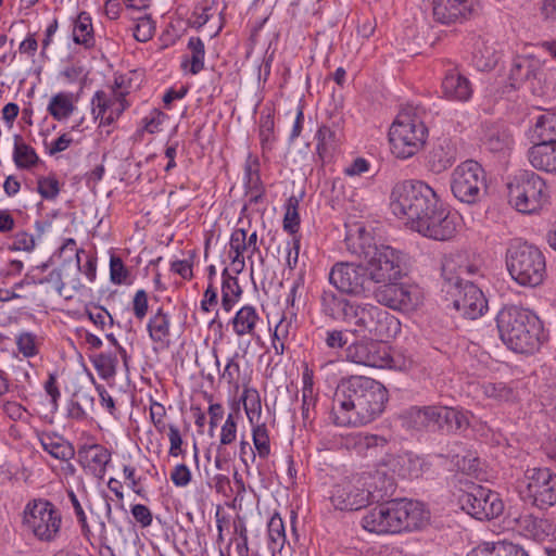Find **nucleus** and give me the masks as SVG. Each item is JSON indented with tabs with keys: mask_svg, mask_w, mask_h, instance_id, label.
<instances>
[{
	"mask_svg": "<svg viewBox=\"0 0 556 556\" xmlns=\"http://www.w3.org/2000/svg\"><path fill=\"white\" fill-rule=\"evenodd\" d=\"M23 523L38 541L51 543L61 535L62 514L52 502L35 498L24 508Z\"/></svg>",
	"mask_w": 556,
	"mask_h": 556,
	"instance_id": "9d476101",
	"label": "nucleus"
},
{
	"mask_svg": "<svg viewBox=\"0 0 556 556\" xmlns=\"http://www.w3.org/2000/svg\"><path fill=\"white\" fill-rule=\"evenodd\" d=\"M498 62V54L492 46L482 42L473 52V63L480 71L492 70Z\"/></svg>",
	"mask_w": 556,
	"mask_h": 556,
	"instance_id": "c03bdc74",
	"label": "nucleus"
},
{
	"mask_svg": "<svg viewBox=\"0 0 556 556\" xmlns=\"http://www.w3.org/2000/svg\"><path fill=\"white\" fill-rule=\"evenodd\" d=\"M506 265L511 278L523 287L541 285L546 275L544 254L528 243L510 247L506 253Z\"/></svg>",
	"mask_w": 556,
	"mask_h": 556,
	"instance_id": "0eeeda50",
	"label": "nucleus"
},
{
	"mask_svg": "<svg viewBox=\"0 0 556 556\" xmlns=\"http://www.w3.org/2000/svg\"><path fill=\"white\" fill-rule=\"evenodd\" d=\"M429 521V511L419 502L393 500L370 508L362 518V527L371 533L389 534L413 531Z\"/></svg>",
	"mask_w": 556,
	"mask_h": 556,
	"instance_id": "20e7f679",
	"label": "nucleus"
},
{
	"mask_svg": "<svg viewBox=\"0 0 556 556\" xmlns=\"http://www.w3.org/2000/svg\"><path fill=\"white\" fill-rule=\"evenodd\" d=\"M269 547L273 551L282 549L286 542L285 523L278 514H275L268 521Z\"/></svg>",
	"mask_w": 556,
	"mask_h": 556,
	"instance_id": "a18cd8bd",
	"label": "nucleus"
},
{
	"mask_svg": "<svg viewBox=\"0 0 556 556\" xmlns=\"http://www.w3.org/2000/svg\"><path fill=\"white\" fill-rule=\"evenodd\" d=\"M244 180L247 194L251 203H257L262 200L264 191L260 177V161L257 155L249 153L244 164Z\"/></svg>",
	"mask_w": 556,
	"mask_h": 556,
	"instance_id": "2f4dec72",
	"label": "nucleus"
},
{
	"mask_svg": "<svg viewBox=\"0 0 556 556\" xmlns=\"http://www.w3.org/2000/svg\"><path fill=\"white\" fill-rule=\"evenodd\" d=\"M533 135L541 142L556 144V114L546 112L538 117Z\"/></svg>",
	"mask_w": 556,
	"mask_h": 556,
	"instance_id": "79ce46f5",
	"label": "nucleus"
},
{
	"mask_svg": "<svg viewBox=\"0 0 556 556\" xmlns=\"http://www.w3.org/2000/svg\"><path fill=\"white\" fill-rule=\"evenodd\" d=\"M496 326L501 340L517 353L532 354L542 344L543 327L529 309L515 305L505 306L496 316Z\"/></svg>",
	"mask_w": 556,
	"mask_h": 556,
	"instance_id": "39448f33",
	"label": "nucleus"
},
{
	"mask_svg": "<svg viewBox=\"0 0 556 556\" xmlns=\"http://www.w3.org/2000/svg\"><path fill=\"white\" fill-rule=\"evenodd\" d=\"M452 270V263L443 264L442 273L450 286L454 287V292L447 291L453 295V307L460 316L468 319L481 317L488 309V301L483 292L472 282L464 281L460 277L464 274L472 273L470 266H459L458 275L448 277L447 271Z\"/></svg>",
	"mask_w": 556,
	"mask_h": 556,
	"instance_id": "1a4fd4ad",
	"label": "nucleus"
},
{
	"mask_svg": "<svg viewBox=\"0 0 556 556\" xmlns=\"http://www.w3.org/2000/svg\"><path fill=\"white\" fill-rule=\"evenodd\" d=\"M36 248V240L31 233L18 231L14 235L13 241L9 244V251H23L30 253Z\"/></svg>",
	"mask_w": 556,
	"mask_h": 556,
	"instance_id": "4d7b16f0",
	"label": "nucleus"
},
{
	"mask_svg": "<svg viewBox=\"0 0 556 556\" xmlns=\"http://www.w3.org/2000/svg\"><path fill=\"white\" fill-rule=\"evenodd\" d=\"M128 106H129V103L127 102V100L125 98V92H123V93L119 92V93H117V96L113 94L111 111L108 113V115L105 117H103V119H105V123L108 125H111L121 116V114Z\"/></svg>",
	"mask_w": 556,
	"mask_h": 556,
	"instance_id": "0e129e2a",
	"label": "nucleus"
},
{
	"mask_svg": "<svg viewBox=\"0 0 556 556\" xmlns=\"http://www.w3.org/2000/svg\"><path fill=\"white\" fill-rule=\"evenodd\" d=\"M192 479V473L187 465L179 464L176 465L170 472V480L174 483V485L178 488H185L187 486Z\"/></svg>",
	"mask_w": 556,
	"mask_h": 556,
	"instance_id": "338daca9",
	"label": "nucleus"
},
{
	"mask_svg": "<svg viewBox=\"0 0 556 556\" xmlns=\"http://www.w3.org/2000/svg\"><path fill=\"white\" fill-rule=\"evenodd\" d=\"M38 192L46 200H53L60 192L59 181L54 177H42L38 179Z\"/></svg>",
	"mask_w": 556,
	"mask_h": 556,
	"instance_id": "052dcab7",
	"label": "nucleus"
},
{
	"mask_svg": "<svg viewBox=\"0 0 556 556\" xmlns=\"http://www.w3.org/2000/svg\"><path fill=\"white\" fill-rule=\"evenodd\" d=\"M67 496L74 509L77 521L80 525L83 534L88 535L90 533V528L87 522V516L85 514L80 501L78 500L77 495L73 490H67Z\"/></svg>",
	"mask_w": 556,
	"mask_h": 556,
	"instance_id": "e2e57ef3",
	"label": "nucleus"
},
{
	"mask_svg": "<svg viewBox=\"0 0 556 556\" xmlns=\"http://www.w3.org/2000/svg\"><path fill=\"white\" fill-rule=\"evenodd\" d=\"M112 100L113 98H109L106 93L102 90H98L93 94L91 99V111L94 119L100 118L99 126L108 125L103 117H105L108 113L111 111Z\"/></svg>",
	"mask_w": 556,
	"mask_h": 556,
	"instance_id": "de8ad7c7",
	"label": "nucleus"
},
{
	"mask_svg": "<svg viewBox=\"0 0 556 556\" xmlns=\"http://www.w3.org/2000/svg\"><path fill=\"white\" fill-rule=\"evenodd\" d=\"M381 341L380 339L367 338L352 343L345 351L346 359L368 367H390L392 358Z\"/></svg>",
	"mask_w": 556,
	"mask_h": 556,
	"instance_id": "6ab92c4d",
	"label": "nucleus"
},
{
	"mask_svg": "<svg viewBox=\"0 0 556 556\" xmlns=\"http://www.w3.org/2000/svg\"><path fill=\"white\" fill-rule=\"evenodd\" d=\"M388 400V390L381 382L351 376L338 386L332 420L340 427L367 425L383 413Z\"/></svg>",
	"mask_w": 556,
	"mask_h": 556,
	"instance_id": "7ed1b4c3",
	"label": "nucleus"
},
{
	"mask_svg": "<svg viewBox=\"0 0 556 556\" xmlns=\"http://www.w3.org/2000/svg\"><path fill=\"white\" fill-rule=\"evenodd\" d=\"M388 466L402 478H418L422 473L424 462L409 453L392 456Z\"/></svg>",
	"mask_w": 556,
	"mask_h": 556,
	"instance_id": "473e14b6",
	"label": "nucleus"
},
{
	"mask_svg": "<svg viewBox=\"0 0 556 556\" xmlns=\"http://www.w3.org/2000/svg\"><path fill=\"white\" fill-rule=\"evenodd\" d=\"M323 313L336 320L348 324L356 301L348 299L332 290H324L320 296Z\"/></svg>",
	"mask_w": 556,
	"mask_h": 556,
	"instance_id": "a878e982",
	"label": "nucleus"
},
{
	"mask_svg": "<svg viewBox=\"0 0 556 556\" xmlns=\"http://www.w3.org/2000/svg\"><path fill=\"white\" fill-rule=\"evenodd\" d=\"M136 25L134 27V37L139 42L149 41L155 33V23L151 15L143 14L138 17H134Z\"/></svg>",
	"mask_w": 556,
	"mask_h": 556,
	"instance_id": "3c124183",
	"label": "nucleus"
},
{
	"mask_svg": "<svg viewBox=\"0 0 556 556\" xmlns=\"http://www.w3.org/2000/svg\"><path fill=\"white\" fill-rule=\"evenodd\" d=\"M16 345L25 357H33L38 353L36 336L31 332H22L16 337Z\"/></svg>",
	"mask_w": 556,
	"mask_h": 556,
	"instance_id": "bf43d9fd",
	"label": "nucleus"
},
{
	"mask_svg": "<svg viewBox=\"0 0 556 556\" xmlns=\"http://www.w3.org/2000/svg\"><path fill=\"white\" fill-rule=\"evenodd\" d=\"M13 161L17 168L28 169L36 166L39 162V156L35 149L24 142L23 137L18 134L13 136Z\"/></svg>",
	"mask_w": 556,
	"mask_h": 556,
	"instance_id": "4c0bfd02",
	"label": "nucleus"
},
{
	"mask_svg": "<svg viewBox=\"0 0 556 556\" xmlns=\"http://www.w3.org/2000/svg\"><path fill=\"white\" fill-rule=\"evenodd\" d=\"M110 277L114 285L129 283L130 273L118 256L112 255L110 258Z\"/></svg>",
	"mask_w": 556,
	"mask_h": 556,
	"instance_id": "6e6d98bb",
	"label": "nucleus"
},
{
	"mask_svg": "<svg viewBox=\"0 0 556 556\" xmlns=\"http://www.w3.org/2000/svg\"><path fill=\"white\" fill-rule=\"evenodd\" d=\"M147 329L152 342L161 346H168L170 343V316L162 307L149 318Z\"/></svg>",
	"mask_w": 556,
	"mask_h": 556,
	"instance_id": "7c9ffc66",
	"label": "nucleus"
},
{
	"mask_svg": "<svg viewBox=\"0 0 556 556\" xmlns=\"http://www.w3.org/2000/svg\"><path fill=\"white\" fill-rule=\"evenodd\" d=\"M242 294V289L236 277L228 274V269L223 271L222 285V307L228 313L232 309Z\"/></svg>",
	"mask_w": 556,
	"mask_h": 556,
	"instance_id": "a19ab883",
	"label": "nucleus"
},
{
	"mask_svg": "<svg viewBox=\"0 0 556 556\" xmlns=\"http://www.w3.org/2000/svg\"><path fill=\"white\" fill-rule=\"evenodd\" d=\"M555 144L541 142L533 144L528 150L530 164L540 170L556 173Z\"/></svg>",
	"mask_w": 556,
	"mask_h": 556,
	"instance_id": "c85d7f7f",
	"label": "nucleus"
},
{
	"mask_svg": "<svg viewBox=\"0 0 556 556\" xmlns=\"http://www.w3.org/2000/svg\"><path fill=\"white\" fill-rule=\"evenodd\" d=\"M352 441L358 452H368L378 447L383 448L387 445V440L377 434L356 433L352 437Z\"/></svg>",
	"mask_w": 556,
	"mask_h": 556,
	"instance_id": "603ef678",
	"label": "nucleus"
},
{
	"mask_svg": "<svg viewBox=\"0 0 556 556\" xmlns=\"http://www.w3.org/2000/svg\"><path fill=\"white\" fill-rule=\"evenodd\" d=\"M238 354L233 357H230L224 368L222 374V378L227 381L228 384L235 386L238 388L239 378L241 374L240 365L237 361Z\"/></svg>",
	"mask_w": 556,
	"mask_h": 556,
	"instance_id": "69168bd1",
	"label": "nucleus"
},
{
	"mask_svg": "<svg viewBox=\"0 0 556 556\" xmlns=\"http://www.w3.org/2000/svg\"><path fill=\"white\" fill-rule=\"evenodd\" d=\"M300 226L299 200L292 195L286 204V213L283 217V229L291 235L298 232Z\"/></svg>",
	"mask_w": 556,
	"mask_h": 556,
	"instance_id": "8fccbe9b",
	"label": "nucleus"
},
{
	"mask_svg": "<svg viewBox=\"0 0 556 556\" xmlns=\"http://www.w3.org/2000/svg\"><path fill=\"white\" fill-rule=\"evenodd\" d=\"M315 405L316 399L314 396V390L308 386L302 390V419L305 425L311 424L315 418Z\"/></svg>",
	"mask_w": 556,
	"mask_h": 556,
	"instance_id": "13d9d810",
	"label": "nucleus"
},
{
	"mask_svg": "<svg viewBox=\"0 0 556 556\" xmlns=\"http://www.w3.org/2000/svg\"><path fill=\"white\" fill-rule=\"evenodd\" d=\"M508 203L522 214L539 212L546 202L545 181L535 173L525 172L507 184Z\"/></svg>",
	"mask_w": 556,
	"mask_h": 556,
	"instance_id": "9b49d317",
	"label": "nucleus"
},
{
	"mask_svg": "<svg viewBox=\"0 0 556 556\" xmlns=\"http://www.w3.org/2000/svg\"><path fill=\"white\" fill-rule=\"evenodd\" d=\"M187 49L188 55L181 60V68L188 70L190 74L197 75L204 68L205 46L199 37H190Z\"/></svg>",
	"mask_w": 556,
	"mask_h": 556,
	"instance_id": "72a5a7b5",
	"label": "nucleus"
},
{
	"mask_svg": "<svg viewBox=\"0 0 556 556\" xmlns=\"http://www.w3.org/2000/svg\"><path fill=\"white\" fill-rule=\"evenodd\" d=\"M455 162V151L450 142L443 141L435 146L428 157L429 169L435 174H440L450 168Z\"/></svg>",
	"mask_w": 556,
	"mask_h": 556,
	"instance_id": "c9c22d12",
	"label": "nucleus"
},
{
	"mask_svg": "<svg viewBox=\"0 0 556 556\" xmlns=\"http://www.w3.org/2000/svg\"><path fill=\"white\" fill-rule=\"evenodd\" d=\"M519 531L536 542H551L556 533V527L546 518H540L532 514L521 515L516 519Z\"/></svg>",
	"mask_w": 556,
	"mask_h": 556,
	"instance_id": "b1692460",
	"label": "nucleus"
},
{
	"mask_svg": "<svg viewBox=\"0 0 556 556\" xmlns=\"http://www.w3.org/2000/svg\"><path fill=\"white\" fill-rule=\"evenodd\" d=\"M504 542L485 543L471 549L467 556H502Z\"/></svg>",
	"mask_w": 556,
	"mask_h": 556,
	"instance_id": "774afa93",
	"label": "nucleus"
},
{
	"mask_svg": "<svg viewBox=\"0 0 556 556\" xmlns=\"http://www.w3.org/2000/svg\"><path fill=\"white\" fill-rule=\"evenodd\" d=\"M73 40L75 43L91 49L96 45L91 17L87 12H80L73 22Z\"/></svg>",
	"mask_w": 556,
	"mask_h": 556,
	"instance_id": "e433bc0d",
	"label": "nucleus"
},
{
	"mask_svg": "<svg viewBox=\"0 0 556 556\" xmlns=\"http://www.w3.org/2000/svg\"><path fill=\"white\" fill-rule=\"evenodd\" d=\"M441 406H412L402 415V422L406 429L426 430L429 428L440 429Z\"/></svg>",
	"mask_w": 556,
	"mask_h": 556,
	"instance_id": "5701e85b",
	"label": "nucleus"
},
{
	"mask_svg": "<svg viewBox=\"0 0 556 556\" xmlns=\"http://www.w3.org/2000/svg\"><path fill=\"white\" fill-rule=\"evenodd\" d=\"M372 237L365 227L356 225L354 228L349 229L345 243L353 254H356L365 260L374 253V248H378L372 244Z\"/></svg>",
	"mask_w": 556,
	"mask_h": 556,
	"instance_id": "c756f323",
	"label": "nucleus"
},
{
	"mask_svg": "<svg viewBox=\"0 0 556 556\" xmlns=\"http://www.w3.org/2000/svg\"><path fill=\"white\" fill-rule=\"evenodd\" d=\"M275 122L270 115L262 118L260 126V140L263 150L270 149L275 140L274 137Z\"/></svg>",
	"mask_w": 556,
	"mask_h": 556,
	"instance_id": "680f3d73",
	"label": "nucleus"
},
{
	"mask_svg": "<svg viewBox=\"0 0 556 556\" xmlns=\"http://www.w3.org/2000/svg\"><path fill=\"white\" fill-rule=\"evenodd\" d=\"M329 282L339 292L362 296L370 291L371 279L367 268L352 262H338L329 271Z\"/></svg>",
	"mask_w": 556,
	"mask_h": 556,
	"instance_id": "2eb2a0df",
	"label": "nucleus"
},
{
	"mask_svg": "<svg viewBox=\"0 0 556 556\" xmlns=\"http://www.w3.org/2000/svg\"><path fill=\"white\" fill-rule=\"evenodd\" d=\"M261 323L262 318L257 309L250 304L243 305L230 320L232 330L238 337H255Z\"/></svg>",
	"mask_w": 556,
	"mask_h": 556,
	"instance_id": "bb28decb",
	"label": "nucleus"
},
{
	"mask_svg": "<svg viewBox=\"0 0 556 556\" xmlns=\"http://www.w3.org/2000/svg\"><path fill=\"white\" fill-rule=\"evenodd\" d=\"M390 207L410 229L434 240H448L456 233V216L451 215L435 191L421 180L397 182Z\"/></svg>",
	"mask_w": 556,
	"mask_h": 556,
	"instance_id": "f03ea898",
	"label": "nucleus"
},
{
	"mask_svg": "<svg viewBox=\"0 0 556 556\" xmlns=\"http://www.w3.org/2000/svg\"><path fill=\"white\" fill-rule=\"evenodd\" d=\"M450 182L453 195L466 204L479 202L486 190L485 172L473 160H467L457 165L451 174Z\"/></svg>",
	"mask_w": 556,
	"mask_h": 556,
	"instance_id": "f8f14e48",
	"label": "nucleus"
},
{
	"mask_svg": "<svg viewBox=\"0 0 556 556\" xmlns=\"http://www.w3.org/2000/svg\"><path fill=\"white\" fill-rule=\"evenodd\" d=\"M374 490H370L351 481L338 483L333 486L331 503L340 510H358L370 503L384 501L395 490L393 480L380 472L374 476Z\"/></svg>",
	"mask_w": 556,
	"mask_h": 556,
	"instance_id": "423d86ee",
	"label": "nucleus"
},
{
	"mask_svg": "<svg viewBox=\"0 0 556 556\" xmlns=\"http://www.w3.org/2000/svg\"><path fill=\"white\" fill-rule=\"evenodd\" d=\"M481 389L486 397L498 402H507L514 397L513 390L504 382H484Z\"/></svg>",
	"mask_w": 556,
	"mask_h": 556,
	"instance_id": "5fc2aeb1",
	"label": "nucleus"
},
{
	"mask_svg": "<svg viewBox=\"0 0 556 556\" xmlns=\"http://www.w3.org/2000/svg\"><path fill=\"white\" fill-rule=\"evenodd\" d=\"M390 207L410 229L434 240H448L456 233V216L451 215L435 191L421 180L397 182Z\"/></svg>",
	"mask_w": 556,
	"mask_h": 556,
	"instance_id": "f257e3e1",
	"label": "nucleus"
},
{
	"mask_svg": "<svg viewBox=\"0 0 556 556\" xmlns=\"http://www.w3.org/2000/svg\"><path fill=\"white\" fill-rule=\"evenodd\" d=\"M428 129L410 110L402 111L390 127L391 151L397 159H408L425 146Z\"/></svg>",
	"mask_w": 556,
	"mask_h": 556,
	"instance_id": "6e6552de",
	"label": "nucleus"
},
{
	"mask_svg": "<svg viewBox=\"0 0 556 556\" xmlns=\"http://www.w3.org/2000/svg\"><path fill=\"white\" fill-rule=\"evenodd\" d=\"M443 98L448 101L466 102L472 96V86L470 80L458 70H448L441 84Z\"/></svg>",
	"mask_w": 556,
	"mask_h": 556,
	"instance_id": "393cba45",
	"label": "nucleus"
},
{
	"mask_svg": "<svg viewBox=\"0 0 556 556\" xmlns=\"http://www.w3.org/2000/svg\"><path fill=\"white\" fill-rule=\"evenodd\" d=\"M75 110L73 94L59 92L51 97L47 111L55 121L67 119Z\"/></svg>",
	"mask_w": 556,
	"mask_h": 556,
	"instance_id": "ea45409f",
	"label": "nucleus"
},
{
	"mask_svg": "<svg viewBox=\"0 0 556 556\" xmlns=\"http://www.w3.org/2000/svg\"><path fill=\"white\" fill-rule=\"evenodd\" d=\"M460 507L478 520L497 518L504 511L500 494L480 484H472L458 498Z\"/></svg>",
	"mask_w": 556,
	"mask_h": 556,
	"instance_id": "4468645a",
	"label": "nucleus"
},
{
	"mask_svg": "<svg viewBox=\"0 0 556 556\" xmlns=\"http://www.w3.org/2000/svg\"><path fill=\"white\" fill-rule=\"evenodd\" d=\"M376 301L392 309L414 311L422 304L424 294L417 285L386 282L374 291Z\"/></svg>",
	"mask_w": 556,
	"mask_h": 556,
	"instance_id": "f3484780",
	"label": "nucleus"
},
{
	"mask_svg": "<svg viewBox=\"0 0 556 556\" xmlns=\"http://www.w3.org/2000/svg\"><path fill=\"white\" fill-rule=\"evenodd\" d=\"M362 315L356 329H352L354 334L384 340L391 337L392 326L395 330L397 329V320L372 303L367 304V308Z\"/></svg>",
	"mask_w": 556,
	"mask_h": 556,
	"instance_id": "aec40b11",
	"label": "nucleus"
},
{
	"mask_svg": "<svg viewBox=\"0 0 556 556\" xmlns=\"http://www.w3.org/2000/svg\"><path fill=\"white\" fill-rule=\"evenodd\" d=\"M544 61L536 55H517L513 59L508 81L510 87L518 89L526 86L533 94L542 93Z\"/></svg>",
	"mask_w": 556,
	"mask_h": 556,
	"instance_id": "a211bd4d",
	"label": "nucleus"
},
{
	"mask_svg": "<svg viewBox=\"0 0 556 556\" xmlns=\"http://www.w3.org/2000/svg\"><path fill=\"white\" fill-rule=\"evenodd\" d=\"M440 412V430H444L450 433H457L468 429L470 425L468 412L446 406H441Z\"/></svg>",
	"mask_w": 556,
	"mask_h": 556,
	"instance_id": "f704fd0d",
	"label": "nucleus"
},
{
	"mask_svg": "<svg viewBox=\"0 0 556 556\" xmlns=\"http://www.w3.org/2000/svg\"><path fill=\"white\" fill-rule=\"evenodd\" d=\"M519 493L523 501L547 509L556 504V473L548 468H529L519 481Z\"/></svg>",
	"mask_w": 556,
	"mask_h": 556,
	"instance_id": "ddd939ff",
	"label": "nucleus"
},
{
	"mask_svg": "<svg viewBox=\"0 0 556 556\" xmlns=\"http://www.w3.org/2000/svg\"><path fill=\"white\" fill-rule=\"evenodd\" d=\"M78 462L88 473L102 479L111 462V452L101 444H84L78 448Z\"/></svg>",
	"mask_w": 556,
	"mask_h": 556,
	"instance_id": "4be33fe9",
	"label": "nucleus"
},
{
	"mask_svg": "<svg viewBox=\"0 0 556 556\" xmlns=\"http://www.w3.org/2000/svg\"><path fill=\"white\" fill-rule=\"evenodd\" d=\"M252 439L258 457L266 459L270 454V441L265 424L253 427Z\"/></svg>",
	"mask_w": 556,
	"mask_h": 556,
	"instance_id": "864d4df0",
	"label": "nucleus"
},
{
	"mask_svg": "<svg viewBox=\"0 0 556 556\" xmlns=\"http://www.w3.org/2000/svg\"><path fill=\"white\" fill-rule=\"evenodd\" d=\"M248 247L247 231L242 228H237L231 232L229 240V257L231 261L239 262L242 256H245Z\"/></svg>",
	"mask_w": 556,
	"mask_h": 556,
	"instance_id": "09e8293b",
	"label": "nucleus"
},
{
	"mask_svg": "<svg viewBox=\"0 0 556 556\" xmlns=\"http://www.w3.org/2000/svg\"><path fill=\"white\" fill-rule=\"evenodd\" d=\"M99 376L103 379L113 378L116 374L117 358L112 354L100 353L91 359Z\"/></svg>",
	"mask_w": 556,
	"mask_h": 556,
	"instance_id": "49530a36",
	"label": "nucleus"
},
{
	"mask_svg": "<svg viewBox=\"0 0 556 556\" xmlns=\"http://www.w3.org/2000/svg\"><path fill=\"white\" fill-rule=\"evenodd\" d=\"M39 442L42 450L55 459L68 462L75 456L73 444L56 433H42Z\"/></svg>",
	"mask_w": 556,
	"mask_h": 556,
	"instance_id": "cd10ccee",
	"label": "nucleus"
},
{
	"mask_svg": "<svg viewBox=\"0 0 556 556\" xmlns=\"http://www.w3.org/2000/svg\"><path fill=\"white\" fill-rule=\"evenodd\" d=\"M433 18L441 24H462L471 20L480 9V0H433Z\"/></svg>",
	"mask_w": 556,
	"mask_h": 556,
	"instance_id": "412c9836",
	"label": "nucleus"
},
{
	"mask_svg": "<svg viewBox=\"0 0 556 556\" xmlns=\"http://www.w3.org/2000/svg\"><path fill=\"white\" fill-rule=\"evenodd\" d=\"M317 152L320 157H325L333 152L341 140V130L339 125L336 127H330L328 125H323L319 127L317 134Z\"/></svg>",
	"mask_w": 556,
	"mask_h": 556,
	"instance_id": "58836bf2",
	"label": "nucleus"
},
{
	"mask_svg": "<svg viewBox=\"0 0 556 556\" xmlns=\"http://www.w3.org/2000/svg\"><path fill=\"white\" fill-rule=\"evenodd\" d=\"M241 401L248 419L251 424H254L255 420L260 419L262 413L258 391L254 388H245L242 392Z\"/></svg>",
	"mask_w": 556,
	"mask_h": 556,
	"instance_id": "37998d69",
	"label": "nucleus"
},
{
	"mask_svg": "<svg viewBox=\"0 0 556 556\" xmlns=\"http://www.w3.org/2000/svg\"><path fill=\"white\" fill-rule=\"evenodd\" d=\"M367 271L371 282L386 283L401 279L403 275V255L400 251L380 245L366 258Z\"/></svg>",
	"mask_w": 556,
	"mask_h": 556,
	"instance_id": "dca6fc26",
	"label": "nucleus"
}]
</instances>
